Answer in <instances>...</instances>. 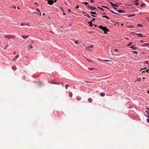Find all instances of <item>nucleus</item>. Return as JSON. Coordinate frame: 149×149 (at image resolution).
Instances as JSON below:
<instances>
[{"label":"nucleus","mask_w":149,"mask_h":149,"mask_svg":"<svg viewBox=\"0 0 149 149\" xmlns=\"http://www.w3.org/2000/svg\"><path fill=\"white\" fill-rule=\"evenodd\" d=\"M99 28L102 30L104 31L105 34L107 33L109 31L108 29L106 27H104L102 26H100Z\"/></svg>","instance_id":"nucleus-1"},{"label":"nucleus","mask_w":149,"mask_h":149,"mask_svg":"<svg viewBox=\"0 0 149 149\" xmlns=\"http://www.w3.org/2000/svg\"><path fill=\"white\" fill-rule=\"evenodd\" d=\"M88 7L89 8H91V9L93 11H96L97 10V9L95 8H93L92 7H91L90 6H88Z\"/></svg>","instance_id":"nucleus-2"},{"label":"nucleus","mask_w":149,"mask_h":149,"mask_svg":"<svg viewBox=\"0 0 149 149\" xmlns=\"http://www.w3.org/2000/svg\"><path fill=\"white\" fill-rule=\"evenodd\" d=\"M117 12L118 13H125V12H124L123 10H118Z\"/></svg>","instance_id":"nucleus-3"},{"label":"nucleus","mask_w":149,"mask_h":149,"mask_svg":"<svg viewBox=\"0 0 149 149\" xmlns=\"http://www.w3.org/2000/svg\"><path fill=\"white\" fill-rule=\"evenodd\" d=\"M136 36H139V37H142L143 35L141 33H139L138 34H136Z\"/></svg>","instance_id":"nucleus-4"},{"label":"nucleus","mask_w":149,"mask_h":149,"mask_svg":"<svg viewBox=\"0 0 149 149\" xmlns=\"http://www.w3.org/2000/svg\"><path fill=\"white\" fill-rule=\"evenodd\" d=\"M133 46H134V45H132L131 47H130V48H132V49H133L134 50H136V48H137V47H133Z\"/></svg>","instance_id":"nucleus-5"},{"label":"nucleus","mask_w":149,"mask_h":149,"mask_svg":"<svg viewBox=\"0 0 149 149\" xmlns=\"http://www.w3.org/2000/svg\"><path fill=\"white\" fill-rule=\"evenodd\" d=\"M19 57V55L18 54L14 58V60H16V59L18 58Z\"/></svg>","instance_id":"nucleus-6"},{"label":"nucleus","mask_w":149,"mask_h":149,"mask_svg":"<svg viewBox=\"0 0 149 149\" xmlns=\"http://www.w3.org/2000/svg\"><path fill=\"white\" fill-rule=\"evenodd\" d=\"M4 37L5 38H10L11 37H10V36H9V35H7V36H4Z\"/></svg>","instance_id":"nucleus-7"},{"label":"nucleus","mask_w":149,"mask_h":149,"mask_svg":"<svg viewBox=\"0 0 149 149\" xmlns=\"http://www.w3.org/2000/svg\"><path fill=\"white\" fill-rule=\"evenodd\" d=\"M22 38L24 39H26V38L28 37H29V36H22Z\"/></svg>","instance_id":"nucleus-8"},{"label":"nucleus","mask_w":149,"mask_h":149,"mask_svg":"<svg viewBox=\"0 0 149 149\" xmlns=\"http://www.w3.org/2000/svg\"><path fill=\"white\" fill-rule=\"evenodd\" d=\"M88 101L90 103H91L92 101V100L90 98H89L88 99Z\"/></svg>","instance_id":"nucleus-9"},{"label":"nucleus","mask_w":149,"mask_h":149,"mask_svg":"<svg viewBox=\"0 0 149 149\" xmlns=\"http://www.w3.org/2000/svg\"><path fill=\"white\" fill-rule=\"evenodd\" d=\"M32 48H33V46L31 45H30L28 46L29 49H30Z\"/></svg>","instance_id":"nucleus-10"},{"label":"nucleus","mask_w":149,"mask_h":149,"mask_svg":"<svg viewBox=\"0 0 149 149\" xmlns=\"http://www.w3.org/2000/svg\"><path fill=\"white\" fill-rule=\"evenodd\" d=\"M105 93H100V95L102 96H104L105 95Z\"/></svg>","instance_id":"nucleus-11"},{"label":"nucleus","mask_w":149,"mask_h":149,"mask_svg":"<svg viewBox=\"0 0 149 149\" xmlns=\"http://www.w3.org/2000/svg\"><path fill=\"white\" fill-rule=\"evenodd\" d=\"M92 21H90L89 22H88V23L89 24H90V26H93V25H92L91 24H92V22H91Z\"/></svg>","instance_id":"nucleus-12"},{"label":"nucleus","mask_w":149,"mask_h":149,"mask_svg":"<svg viewBox=\"0 0 149 149\" xmlns=\"http://www.w3.org/2000/svg\"><path fill=\"white\" fill-rule=\"evenodd\" d=\"M91 14H94V15H97V14L96 13H95V12H92V11L91 12Z\"/></svg>","instance_id":"nucleus-13"},{"label":"nucleus","mask_w":149,"mask_h":149,"mask_svg":"<svg viewBox=\"0 0 149 149\" xmlns=\"http://www.w3.org/2000/svg\"><path fill=\"white\" fill-rule=\"evenodd\" d=\"M12 68L13 70H16V68L15 66H13L12 67Z\"/></svg>","instance_id":"nucleus-14"},{"label":"nucleus","mask_w":149,"mask_h":149,"mask_svg":"<svg viewBox=\"0 0 149 149\" xmlns=\"http://www.w3.org/2000/svg\"><path fill=\"white\" fill-rule=\"evenodd\" d=\"M147 110H146V111L148 113V114H149V108L147 109Z\"/></svg>","instance_id":"nucleus-15"},{"label":"nucleus","mask_w":149,"mask_h":149,"mask_svg":"<svg viewBox=\"0 0 149 149\" xmlns=\"http://www.w3.org/2000/svg\"><path fill=\"white\" fill-rule=\"evenodd\" d=\"M65 88H66V89H67L68 87H69V85H68V84H66V85H65Z\"/></svg>","instance_id":"nucleus-16"},{"label":"nucleus","mask_w":149,"mask_h":149,"mask_svg":"<svg viewBox=\"0 0 149 149\" xmlns=\"http://www.w3.org/2000/svg\"><path fill=\"white\" fill-rule=\"evenodd\" d=\"M135 14H132V15H129L128 16V17H131L132 16H135Z\"/></svg>","instance_id":"nucleus-17"},{"label":"nucleus","mask_w":149,"mask_h":149,"mask_svg":"<svg viewBox=\"0 0 149 149\" xmlns=\"http://www.w3.org/2000/svg\"><path fill=\"white\" fill-rule=\"evenodd\" d=\"M102 8H107V9H108L109 10V9L107 7H106V6H102Z\"/></svg>","instance_id":"nucleus-18"},{"label":"nucleus","mask_w":149,"mask_h":149,"mask_svg":"<svg viewBox=\"0 0 149 149\" xmlns=\"http://www.w3.org/2000/svg\"><path fill=\"white\" fill-rule=\"evenodd\" d=\"M132 52L134 53V54H137L138 53V52L136 51H132Z\"/></svg>","instance_id":"nucleus-19"},{"label":"nucleus","mask_w":149,"mask_h":149,"mask_svg":"<svg viewBox=\"0 0 149 149\" xmlns=\"http://www.w3.org/2000/svg\"><path fill=\"white\" fill-rule=\"evenodd\" d=\"M69 95L70 97H71L72 96V93L71 92H70L69 93Z\"/></svg>","instance_id":"nucleus-20"},{"label":"nucleus","mask_w":149,"mask_h":149,"mask_svg":"<svg viewBox=\"0 0 149 149\" xmlns=\"http://www.w3.org/2000/svg\"><path fill=\"white\" fill-rule=\"evenodd\" d=\"M134 1L135 2H136V3H135V4L136 5L138 6L139 5V3H138V2H137V1Z\"/></svg>","instance_id":"nucleus-21"},{"label":"nucleus","mask_w":149,"mask_h":149,"mask_svg":"<svg viewBox=\"0 0 149 149\" xmlns=\"http://www.w3.org/2000/svg\"><path fill=\"white\" fill-rule=\"evenodd\" d=\"M88 69L89 70H93L94 69H95V68H88Z\"/></svg>","instance_id":"nucleus-22"},{"label":"nucleus","mask_w":149,"mask_h":149,"mask_svg":"<svg viewBox=\"0 0 149 149\" xmlns=\"http://www.w3.org/2000/svg\"><path fill=\"white\" fill-rule=\"evenodd\" d=\"M137 26L138 27H141L142 26V25L141 24H137Z\"/></svg>","instance_id":"nucleus-23"},{"label":"nucleus","mask_w":149,"mask_h":149,"mask_svg":"<svg viewBox=\"0 0 149 149\" xmlns=\"http://www.w3.org/2000/svg\"><path fill=\"white\" fill-rule=\"evenodd\" d=\"M132 42H131L130 43H129V44H128L127 45V46H130L131 45H132Z\"/></svg>","instance_id":"nucleus-24"},{"label":"nucleus","mask_w":149,"mask_h":149,"mask_svg":"<svg viewBox=\"0 0 149 149\" xmlns=\"http://www.w3.org/2000/svg\"><path fill=\"white\" fill-rule=\"evenodd\" d=\"M113 6L115 7H118V6L114 4L113 5Z\"/></svg>","instance_id":"nucleus-25"},{"label":"nucleus","mask_w":149,"mask_h":149,"mask_svg":"<svg viewBox=\"0 0 149 149\" xmlns=\"http://www.w3.org/2000/svg\"><path fill=\"white\" fill-rule=\"evenodd\" d=\"M110 11L112 13H114L115 14H118V13L114 12L112 10H111Z\"/></svg>","instance_id":"nucleus-26"},{"label":"nucleus","mask_w":149,"mask_h":149,"mask_svg":"<svg viewBox=\"0 0 149 149\" xmlns=\"http://www.w3.org/2000/svg\"><path fill=\"white\" fill-rule=\"evenodd\" d=\"M97 8H98V9H100V10H102L103 11H104V10L102 8H100L99 7H97Z\"/></svg>","instance_id":"nucleus-27"},{"label":"nucleus","mask_w":149,"mask_h":149,"mask_svg":"<svg viewBox=\"0 0 149 149\" xmlns=\"http://www.w3.org/2000/svg\"><path fill=\"white\" fill-rule=\"evenodd\" d=\"M102 17H105V18H108V19H109V17H107V16H103Z\"/></svg>","instance_id":"nucleus-28"},{"label":"nucleus","mask_w":149,"mask_h":149,"mask_svg":"<svg viewBox=\"0 0 149 149\" xmlns=\"http://www.w3.org/2000/svg\"><path fill=\"white\" fill-rule=\"evenodd\" d=\"M82 3L84 4V3H85L86 5H88V3L86 2H82Z\"/></svg>","instance_id":"nucleus-29"},{"label":"nucleus","mask_w":149,"mask_h":149,"mask_svg":"<svg viewBox=\"0 0 149 149\" xmlns=\"http://www.w3.org/2000/svg\"><path fill=\"white\" fill-rule=\"evenodd\" d=\"M85 16H87L89 18L90 17V16L89 15H88L87 14H86V15H85Z\"/></svg>","instance_id":"nucleus-30"},{"label":"nucleus","mask_w":149,"mask_h":149,"mask_svg":"<svg viewBox=\"0 0 149 149\" xmlns=\"http://www.w3.org/2000/svg\"><path fill=\"white\" fill-rule=\"evenodd\" d=\"M74 41H75V43L76 44H78V43H79L78 41L74 40Z\"/></svg>","instance_id":"nucleus-31"},{"label":"nucleus","mask_w":149,"mask_h":149,"mask_svg":"<svg viewBox=\"0 0 149 149\" xmlns=\"http://www.w3.org/2000/svg\"><path fill=\"white\" fill-rule=\"evenodd\" d=\"M114 51L115 52H118V49H114Z\"/></svg>","instance_id":"nucleus-32"},{"label":"nucleus","mask_w":149,"mask_h":149,"mask_svg":"<svg viewBox=\"0 0 149 149\" xmlns=\"http://www.w3.org/2000/svg\"><path fill=\"white\" fill-rule=\"evenodd\" d=\"M37 14L40 15H41V13L40 11H39L38 13H37Z\"/></svg>","instance_id":"nucleus-33"},{"label":"nucleus","mask_w":149,"mask_h":149,"mask_svg":"<svg viewBox=\"0 0 149 149\" xmlns=\"http://www.w3.org/2000/svg\"><path fill=\"white\" fill-rule=\"evenodd\" d=\"M109 3L111 4V5H112V6H113V5L114 4H113L112 2H109Z\"/></svg>","instance_id":"nucleus-34"},{"label":"nucleus","mask_w":149,"mask_h":149,"mask_svg":"<svg viewBox=\"0 0 149 149\" xmlns=\"http://www.w3.org/2000/svg\"><path fill=\"white\" fill-rule=\"evenodd\" d=\"M93 47V46H92V45H91V46H89V47H87L86 48V49H87V48H89V47Z\"/></svg>","instance_id":"nucleus-35"},{"label":"nucleus","mask_w":149,"mask_h":149,"mask_svg":"<svg viewBox=\"0 0 149 149\" xmlns=\"http://www.w3.org/2000/svg\"><path fill=\"white\" fill-rule=\"evenodd\" d=\"M90 2L92 3H93L94 2V1L93 0H91Z\"/></svg>","instance_id":"nucleus-36"},{"label":"nucleus","mask_w":149,"mask_h":149,"mask_svg":"<svg viewBox=\"0 0 149 149\" xmlns=\"http://www.w3.org/2000/svg\"><path fill=\"white\" fill-rule=\"evenodd\" d=\"M95 18H93L92 19V20H91V21H92V22L93 21H94L95 20Z\"/></svg>","instance_id":"nucleus-37"},{"label":"nucleus","mask_w":149,"mask_h":149,"mask_svg":"<svg viewBox=\"0 0 149 149\" xmlns=\"http://www.w3.org/2000/svg\"><path fill=\"white\" fill-rule=\"evenodd\" d=\"M147 122L149 123V119H148L147 120Z\"/></svg>","instance_id":"nucleus-38"},{"label":"nucleus","mask_w":149,"mask_h":149,"mask_svg":"<svg viewBox=\"0 0 149 149\" xmlns=\"http://www.w3.org/2000/svg\"><path fill=\"white\" fill-rule=\"evenodd\" d=\"M91 15L93 16V17H96V16H95V15H93V14H91Z\"/></svg>","instance_id":"nucleus-39"},{"label":"nucleus","mask_w":149,"mask_h":149,"mask_svg":"<svg viewBox=\"0 0 149 149\" xmlns=\"http://www.w3.org/2000/svg\"><path fill=\"white\" fill-rule=\"evenodd\" d=\"M146 72L148 73H149V69L148 70H146Z\"/></svg>","instance_id":"nucleus-40"},{"label":"nucleus","mask_w":149,"mask_h":149,"mask_svg":"<svg viewBox=\"0 0 149 149\" xmlns=\"http://www.w3.org/2000/svg\"><path fill=\"white\" fill-rule=\"evenodd\" d=\"M104 61H109V60H104Z\"/></svg>","instance_id":"nucleus-41"},{"label":"nucleus","mask_w":149,"mask_h":149,"mask_svg":"<svg viewBox=\"0 0 149 149\" xmlns=\"http://www.w3.org/2000/svg\"><path fill=\"white\" fill-rule=\"evenodd\" d=\"M36 10L38 11V12L39 11H40L38 9H36Z\"/></svg>","instance_id":"nucleus-42"},{"label":"nucleus","mask_w":149,"mask_h":149,"mask_svg":"<svg viewBox=\"0 0 149 149\" xmlns=\"http://www.w3.org/2000/svg\"><path fill=\"white\" fill-rule=\"evenodd\" d=\"M21 25L22 26H23V25H24L23 23H21Z\"/></svg>","instance_id":"nucleus-43"},{"label":"nucleus","mask_w":149,"mask_h":149,"mask_svg":"<svg viewBox=\"0 0 149 149\" xmlns=\"http://www.w3.org/2000/svg\"><path fill=\"white\" fill-rule=\"evenodd\" d=\"M79 8V6H77L76 7V8Z\"/></svg>","instance_id":"nucleus-44"},{"label":"nucleus","mask_w":149,"mask_h":149,"mask_svg":"<svg viewBox=\"0 0 149 149\" xmlns=\"http://www.w3.org/2000/svg\"><path fill=\"white\" fill-rule=\"evenodd\" d=\"M132 26H129V27H130V28H132V27L134 28L133 27H132Z\"/></svg>","instance_id":"nucleus-45"},{"label":"nucleus","mask_w":149,"mask_h":149,"mask_svg":"<svg viewBox=\"0 0 149 149\" xmlns=\"http://www.w3.org/2000/svg\"><path fill=\"white\" fill-rule=\"evenodd\" d=\"M113 9H114L115 10H116V9H117L116 8L113 7Z\"/></svg>","instance_id":"nucleus-46"},{"label":"nucleus","mask_w":149,"mask_h":149,"mask_svg":"<svg viewBox=\"0 0 149 149\" xmlns=\"http://www.w3.org/2000/svg\"><path fill=\"white\" fill-rule=\"evenodd\" d=\"M34 4H37V3H36L35 2V3H34Z\"/></svg>","instance_id":"nucleus-47"},{"label":"nucleus","mask_w":149,"mask_h":149,"mask_svg":"<svg viewBox=\"0 0 149 149\" xmlns=\"http://www.w3.org/2000/svg\"><path fill=\"white\" fill-rule=\"evenodd\" d=\"M45 15V14L44 13H43V14H42V15Z\"/></svg>","instance_id":"nucleus-48"},{"label":"nucleus","mask_w":149,"mask_h":149,"mask_svg":"<svg viewBox=\"0 0 149 149\" xmlns=\"http://www.w3.org/2000/svg\"><path fill=\"white\" fill-rule=\"evenodd\" d=\"M125 38L127 39V40H128L129 39V38Z\"/></svg>","instance_id":"nucleus-49"},{"label":"nucleus","mask_w":149,"mask_h":149,"mask_svg":"<svg viewBox=\"0 0 149 149\" xmlns=\"http://www.w3.org/2000/svg\"><path fill=\"white\" fill-rule=\"evenodd\" d=\"M54 1L55 2H56V0H55Z\"/></svg>","instance_id":"nucleus-50"},{"label":"nucleus","mask_w":149,"mask_h":149,"mask_svg":"<svg viewBox=\"0 0 149 149\" xmlns=\"http://www.w3.org/2000/svg\"><path fill=\"white\" fill-rule=\"evenodd\" d=\"M63 15H65V13H63Z\"/></svg>","instance_id":"nucleus-51"},{"label":"nucleus","mask_w":149,"mask_h":149,"mask_svg":"<svg viewBox=\"0 0 149 149\" xmlns=\"http://www.w3.org/2000/svg\"><path fill=\"white\" fill-rule=\"evenodd\" d=\"M143 79H145V77H143Z\"/></svg>","instance_id":"nucleus-52"},{"label":"nucleus","mask_w":149,"mask_h":149,"mask_svg":"<svg viewBox=\"0 0 149 149\" xmlns=\"http://www.w3.org/2000/svg\"><path fill=\"white\" fill-rule=\"evenodd\" d=\"M68 11L69 12H70V10L69 9L68 10Z\"/></svg>","instance_id":"nucleus-53"},{"label":"nucleus","mask_w":149,"mask_h":149,"mask_svg":"<svg viewBox=\"0 0 149 149\" xmlns=\"http://www.w3.org/2000/svg\"><path fill=\"white\" fill-rule=\"evenodd\" d=\"M16 53V52H15L14 53V54H15Z\"/></svg>","instance_id":"nucleus-54"},{"label":"nucleus","mask_w":149,"mask_h":149,"mask_svg":"<svg viewBox=\"0 0 149 149\" xmlns=\"http://www.w3.org/2000/svg\"><path fill=\"white\" fill-rule=\"evenodd\" d=\"M148 91V93L149 94V91Z\"/></svg>","instance_id":"nucleus-55"},{"label":"nucleus","mask_w":149,"mask_h":149,"mask_svg":"<svg viewBox=\"0 0 149 149\" xmlns=\"http://www.w3.org/2000/svg\"><path fill=\"white\" fill-rule=\"evenodd\" d=\"M17 9H19V7H18L17 8Z\"/></svg>","instance_id":"nucleus-56"},{"label":"nucleus","mask_w":149,"mask_h":149,"mask_svg":"<svg viewBox=\"0 0 149 149\" xmlns=\"http://www.w3.org/2000/svg\"><path fill=\"white\" fill-rule=\"evenodd\" d=\"M14 8H16V7L15 6H14Z\"/></svg>","instance_id":"nucleus-57"},{"label":"nucleus","mask_w":149,"mask_h":149,"mask_svg":"<svg viewBox=\"0 0 149 149\" xmlns=\"http://www.w3.org/2000/svg\"><path fill=\"white\" fill-rule=\"evenodd\" d=\"M143 41H141V42H142Z\"/></svg>","instance_id":"nucleus-58"},{"label":"nucleus","mask_w":149,"mask_h":149,"mask_svg":"<svg viewBox=\"0 0 149 149\" xmlns=\"http://www.w3.org/2000/svg\"><path fill=\"white\" fill-rule=\"evenodd\" d=\"M104 15H105V14H106V13H104Z\"/></svg>","instance_id":"nucleus-59"},{"label":"nucleus","mask_w":149,"mask_h":149,"mask_svg":"<svg viewBox=\"0 0 149 149\" xmlns=\"http://www.w3.org/2000/svg\"><path fill=\"white\" fill-rule=\"evenodd\" d=\"M148 22H149V19H148Z\"/></svg>","instance_id":"nucleus-60"},{"label":"nucleus","mask_w":149,"mask_h":149,"mask_svg":"<svg viewBox=\"0 0 149 149\" xmlns=\"http://www.w3.org/2000/svg\"><path fill=\"white\" fill-rule=\"evenodd\" d=\"M123 25V24H121V25Z\"/></svg>","instance_id":"nucleus-61"},{"label":"nucleus","mask_w":149,"mask_h":149,"mask_svg":"<svg viewBox=\"0 0 149 149\" xmlns=\"http://www.w3.org/2000/svg\"><path fill=\"white\" fill-rule=\"evenodd\" d=\"M143 72H145V71H143Z\"/></svg>","instance_id":"nucleus-62"},{"label":"nucleus","mask_w":149,"mask_h":149,"mask_svg":"<svg viewBox=\"0 0 149 149\" xmlns=\"http://www.w3.org/2000/svg\"><path fill=\"white\" fill-rule=\"evenodd\" d=\"M148 117L149 118V115L148 116Z\"/></svg>","instance_id":"nucleus-63"}]
</instances>
